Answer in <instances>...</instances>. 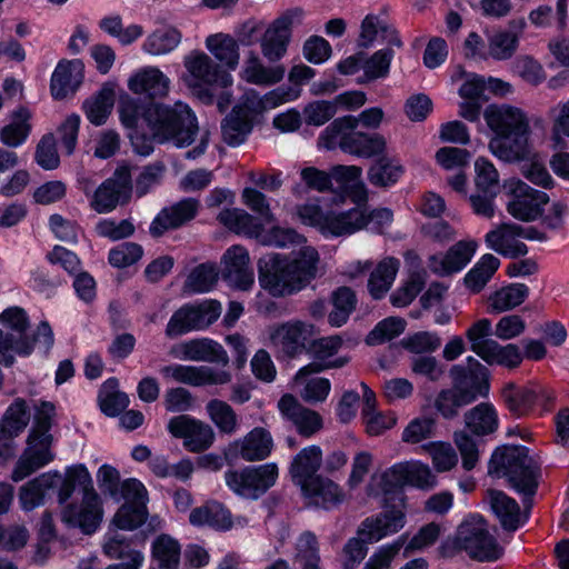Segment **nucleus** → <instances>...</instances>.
Wrapping results in <instances>:
<instances>
[{
  "instance_id": "nucleus-39",
  "label": "nucleus",
  "mask_w": 569,
  "mask_h": 569,
  "mask_svg": "<svg viewBox=\"0 0 569 569\" xmlns=\"http://www.w3.org/2000/svg\"><path fill=\"white\" fill-rule=\"evenodd\" d=\"M58 472H46L28 481L19 490V502L26 511L33 510L43 503L48 490L54 488L60 481Z\"/></svg>"
},
{
  "instance_id": "nucleus-38",
  "label": "nucleus",
  "mask_w": 569,
  "mask_h": 569,
  "mask_svg": "<svg viewBox=\"0 0 569 569\" xmlns=\"http://www.w3.org/2000/svg\"><path fill=\"white\" fill-rule=\"evenodd\" d=\"M182 357L192 361H204L227 366L229 357L223 347L208 338L192 339L180 346Z\"/></svg>"
},
{
  "instance_id": "nucleus-50",
  "label": "nucleus",
  "mask_w": 569,
  "mask_h": 569,
  "mask_svg": "<svg viewBox=\"0 0 569 569\" xmlns=\"http://www.w3.org/2000/svg\"><path fill=\"white\" fill-rule=\"evenodd\" d=\"M113 103L114 91L112 88L104 86L83 103V109L88 120L96 126H100L106 122L111 113Z\"/></svg>"
},
{
  "instance_id": "nucleus-31",
  "label": "nucleus",
  "mask_w": 569,
  "mask_h": 569,
  "mask_svg": "<svg viewBox=\"0 0 569 569\" xmlns=\"http://www.w3.org/2000/svg\"><path fill=\"white\" fill-rule=\"evenodd\" d=\"M83 80V64L79 60H61L51 77V94L61 100L73 94Z\"/></svg>"
},
{
  "instance_id": "nucleus-6",
  "label": "nucleus",
  "mask_w": 569,
  "mask_h": 569,
  "mask_svg": "<svg viewBox=\"0 0 569 569\" xmlns=\"http://www.w3.org/2000/svg\"><path fill=\"white\" fill-rule=\"evenodd\" d=\"M465 551L471 559L477 561H496L503 549L497 539L489 531L488 522L478 515H472L462 521L456 533L448 537L438 548L443 558H453Z\"/></svg>"
},
{
  "instance_id": "nucleus-18",
  "label": "nucleus",
  "mask_w": 569,
  "mask_h": 569,
  "mask_svg": "<svg viewBox=\"0 0 569 569\" xmlns=\"http://www.w3.org/2000/svg\"><path fill=\"white\" fill-rule=\"evenodd\" d=\"M168 430L173 437L183 439V447L194 453L206 451L214 441L210 425L186 415L171 418Z\"/></svg>"
},
{
  "instance_id": "nucleus-53",
  "label": "nucleus",
  "mask_w": 569,
  "mask_h": 569,
  "mask_svg": "<svg viewBox=\"0 0 569 569\" xmlns=\"http://www.w3.org/2000/svg\"><path fill=\"white\" fill-rule=\"evenodd\" d=\"M403 173L402 167L387 157L378 159L368 171V180L371 184L387 188L396 183Z\"/></svg>"
},
{
  "instance_id": "nucleus-17",
  "label": "nucleus",
  "mask_w": 569,
  "mask_h": 569,
  "mask_svg": "<svg viewBox=\"0 0 569 569\" xmlns=\"http://www.w3.org/2000/svg\"><path fill=\"white\" fill-rule=\"evenodd\" d=\"M452 387L461 398L473 402L479 396H487L489 390V371L478 360L468 358V367L453 366L450 369Z\"/></svg>"
},
{
  "instance_id": "nucleus-44",
  "label": "nucleus",
  "mask_w": 569,
  "mask_h": 569,
  "mask_svg": "<svg viewBox=\"0 0 569 569\" xmlns=\"http://www.w3.org/2000/svg\"><path fill=\"white\" fill-rule=\"evenodd\" d=\"M357 302V296L351 288L346 286L337 288L330 296L332 309L328 313V323L335 328L346 325L356 310Z\"/></svg>"
},
{
  "instance_id": "nucleus-19",
  "label": "nucleus",
  "mask_w": 569,
  "mask_h": 569,
  "mask_svg": "<svg viewBox=\"0 0 569 569\" xmlns=\"http://www.w3.org/2000/svg\"><path fill=\"white\" fill-rule=\"evenodd\" d=\"M503 406L511 416L522 418L529 416L541 399H549L548 392L535 383L517 385L507 382L500 390Z\"/></svg>"
},
{
  "instance_id": "nucleus-25",
  "label": "nucleus",
  "mask_w": 569,
  "mask_h": 569,
  "mask_svg": "<svg viewBox=\"0 0 569 569\" xmlns=\"http://www.w3.org/2000/svg\"><path fill=\"white\" fill-rule=\"evenodd\" d=\"M29 421L30 411L26 400L17 398L0 420V453L13 455V439L26 429Z\"/></svg>"
},
{
  "instance_id": "nucleus-47",
  "label": "nucleus",
  "mask_w": 569,
  "mask_h": 569,
  "mask_svg": "<svg viewBox=\"0 0 569 569\" xmlns=\"http://www.w3.org/2000/svg\"><path fill=\"white\" fill-rule=\"evenodd\" d=\"M293 563L299 569H322L317 537L306 531L300 535L295 546Z\"/></svg>"
},
{
  "instance_id": "nucleus-45",
  "label": "nucleus",
  "mask_w": 569,
  "mask_h": 569,
  "mask_svg": "<svg viewBox=\"0 0 569 569\" xmlns=\"http://www.w3.org/2000/svg\"><path fill=\"white\" fill-rule=\"evenodd\" d=\"M529 288L523 283H511L495 291L488 298V311L501 313L520 306L528 297Z\"/></svg>"
},
{
  "instance_id": "nucleus-1",
  "label": "nucleus",
  "mask_w": 569,
  "mask_h": 569,
  "mask_svg": "<svg viewBox=\"0 0 569 569\" xmlns=\"http://www.w3.org/2000/svg\"><path fill=\"white\" fill-rule=\"evenodd\" d=\"M319 254L302 247L291 256L271 254L258 260V280L272 297H286L306 288L318 272Z\"/></svg>"
},
{
  "instance_id": "nucleus-4",
  "label": "nucleus",
  "mask_w": 569,
  "mask_h": 569,
  "mask_svg": "<svg viewBox=\"0 0 569 569\" xmlns=\"http://www.w3.org/2000/svg\"><path fill=\"white\" fill-rule=\"evenodd\" d=\"M541 459L530 455L523 446H502L497 448L489 462V473L506 478L509 485L525 496L523 505L531 507V498L536 495L541 478Z\"/></svg>"
},
{
  "instance_id": "nucleus-56",
  "label": "nucleus",
  "mask_w": 569,
  "mask_h": 569,
  "mask_svg": "<svg viewBox=\"0 0 569 569\" xmlns=\"http://www.w3.org/2000/svg\"><path fill=\"white\" fill-rule=\"evenodd\" d=\"M30 113L27 109H19L13 113V121L3 127L0 131L1 141L9 147H18L29 134L30 124L28 120Z\"/></svg>"
},
{
  "instance_id": "nucleus-48",
  "label": "nucleus",
  "mask_w": 569,
  "mask_h": 569,
  "mask_svg": "<svg viewBox=\"0 0 569 569\" xmlns=\"http://www.w3.org/2000/svg\"><path fill=\"white\" fill-rule=\"evenodd\" d=\"M480 358L489 366L497 365L508 369H516L521 365L523 353L515 343L501 346L495 340L488 345V348Z\"/></svg>"
},
{
  "instance_id": "nucleus-2",
  "label": "nucleus",
  "mask_w": 569,
  "mask_h": 569,
  "mask_svg": "<svg viewBox=\"0 0 569 569\" xmlns=\"http://www.w3.org/2000/svg\"><path fill=\"white\" fill-rule=\"evenodd\" d=\"M483 118L495 137L490 151L506 162H520L530 154V121L527 113L510 104H489Z\"/></svg>"
},
{
  "instance_id": "nucleus-59",
  "label": "nucleus",
  "mask_w": 569,
  "mask_h": 569,
  "mask_svg": "<svg viewBox=\"0 0 569 569\" xmlns=\"http://www.w3.org/2000/svg\"><path fill=\"white\" fill-rule=\"evenodd\" d=\"M522 161H527L521 167V173L527 180L545 189L553 187V179L547 170L545 161L533 152L531 146L529 157Z\"/></svg>"
},
{
  "instance_id": "nucleus-63",
  "label": "nucleus",
  "mask_w": 569,
  "mask_h": 569,
  "mask_svg": "<svg viewBox=\"0 0 569 569\" xmlns=\"http://www.w3.org/2000/svg\"><path fill=\"white\" fill-rule=\"evenodd\" d=\"M181 40V33L174 28L154 31L144 43V49L151 54H163L173 50Z\"/></svg>"
},
{
  "instance_id": "nucleus-21",
  "label": "nucleus",
  "mask_w": 569,
  "mask_h": 569,
  "mask_svg": "<svg viewBox=\"0 0 569 569\" xmlns=\"http://www.w3.org/2000/svg\"><path fill=\"white\" fill-rule=\"evenodd\" d=\"M199 209L200 201L196 198H184L163 208L151 222L150 234L159 238L169 230L181 228L197 217Z\"/></svg>"
},
{
  "instance_id": "nucleus-20",
  "label": "nucleus",
  "mask_w": 569,
  "mask_h": 569,
  "mask_svg": "<svg viewBox=\"0 0 569 569\" xmlns=\"http://www.w3.org/2000/svg\"><path fill=\"white\" fill-rule=\"evenodd\" d=\"M160 372L164 378H171L193 387L221 386L229 383L232 379L229 371L216 370L207 366L170 365L162 367Z\"/></svg>"
},
{
  "instance_id": "nucleus-8",
  "label": "nucleus",
  "mask_w": 569,
  "mask_h": 569,
  "mask_svg": "<svg viewBox=\"0 0 569 569\" xmlns=\"http://www.w3.org/2000/svg\"><path fill=\"white\" fill-rule=\"evenodd\" d=\"M143 120L159 142H172L177 147L192 143L198 132L194 114L181 102L173 107L152 103L143 110Z\"/></svg>"
},
{
  "instance_id": "nucleus-27",
  "label": "nucleus",
  "mask_w": 569,
  "mask_h": 569,
  "mask_svg": "<svg viewBox=\"0 0 569 569\" xmlns=\"http://www.w3.org/2000/svg\"><path fill=\"white\" fill-rule=\"evenodd\" d=\"M406 523V512L396 506L380 512L376 517L367 518L358 530V536L365 537L369 542H377L382 538L400 531Z\"/></svg>"
},
{
  "instance_id": "nucleus-46",
  "label": "nucleus",
  "mask_w": 569,
  "mask_h": 569,
  "mask_svg": "<svg viewBox=\"0 0 569 569\" xmlns=\"http://www.w3.org/2000/svg\"><path fill=\"white\" fill-rule=\"evenodd\" d=\"M208 50L229 69H236L239 64V44L238 41L226 33L209 36L206 40Z\"/></svg>"
},
{
  "instance_id": "nucleus-51",
  "label": "nucleus",
  "mask_w": 569,
  "mask_h": 569,
  "mask_svg": "<svg viewBox=\"0 0 569 569\" xmlns=\"http://www.w3.org/2000/svg\"><path fill=\"white\" fill-rule=\"evenodd\" d=\"M219 272L214 263L206 262L197 266L187 277L183 288L190 293L210 291L218 281Z\"/></svg>"
},
{
  "instance_id": "nucleus-15",
  "label": "nucleus",
  "mask_w": 569,
  "mask_h": 569,
  "mask_svg": "<svg viewBox=\"0 0 569 569\" xmlns=\"http://www.w3.org/2000/svg\"><path fill=\"white\" fill-rule=\"evenodd\" d=\"M300 90L293 87H278L263 96L258 91L247 90L233 107L236 113L246 117L250 122L267 110L274 109L286 102L297 99Z\"/></svg>"
},
{
  "instance_id": "nucleus-32",
  "label": "nucleus",
  "mask_w": 569,
  "mask_h": 569,
  "mask_svg": "<svg viewBox=\"0 0 569 569\" xmlns=\"http://www.w3.org/2000/svg\"><path fill=\"white\" fill-rule=\"evenodd\" d=\"M284 73V66H266L254 51H250L244 60L240 77L251 84L271 87L279 83Z\"/></svg>"
},
{
  "instance_id": "nucleus-24",
  "label": "nucleus",
  "mask_w": 569,
  "mask_h": 569,
  "mask_svg": "<svg viewBox=\"0 0 569 569\" xmlns=\"http://www.w3.org/2000/svg\"><path fill=\"white\" fill-rule=\"evenodd\" d=\"M312 336L313 325L296 320L277 327L270 338L284 356L295 358L303 351L307 340Z\"/></svg>"
},
{
  "instance_id": "nucleus-61",
  "label": "nucleus",
  "mask_w": 569,
  "mask_h": 569,
  "mask_svg": "<svg viewBox=\"0 0 569 569\" xmlns=\"http://www.w3.org/2000/svg\"><path fill=\"white\" fill-rule=\"evenodd\" d=\"M407 535L400 536L392 543L378 548L367 560L362 569H390L407 541Z\"/></svg>"
},
{
  "instance_id": "nucleus-52",
  "label": "nucleus",
  "mask_w": 569,
  "mask_h": 569,
  "mask_svg": "<svg viewBox=\"0 0 569 569\" xmlns=\"http://www.w3.org/2000/svg\"><path fill=\"white\" fill-rule=\"evenodd\" d=\"M211 421L220 432L232 435L238 429V416L233 408L226 401L212 399L206 406Z\"/></svg>"
},
{
  "instance_id": "nucleus-23",
  "label": "nucleus",
  "mask_w": 569,
  "mask_h": 569,
  "mask_svg": "<svg viewBox=\"0 0 569 569\" xmlns=\"http://www.w3.org/2000/svg\"><path fill=\"white\" fill-rule=\"evenodd\" d=\"M222 278L240 290H249L254 281L248 250L239 244L231 246L221 259Z\"/></svg>"
},
{
  "instance_id": "nucleus-12",
  "label": "nucleus",
  "mask_w": 569,
  "mask_h": 569,
  "mask_svg": "<svg viewBox=\"0 0 569 569\" xmlns=\"http://www.w3.org/2000/svg\"><path fill=\"white\" fill-rule=\"evenodd\" d=\"M227 486L237 495L247 499H257L272 487L278 478V467L266 463L229 470L224 475Z\"/></svg>"
},
{
  "instance_id": "nucleus-37",
  "label": "nucleus",
  "mask_w": 569,
  "mask_h": 569,
  "mask_svg": "<svg viewBox=\"0 0 569 569\" xmlns=\"http://www.w3.org/2000/svg\"><path fill=\"white\" fill-rule=\"evenodd\" d=\"M322 462L323 456L319 446H309L301 449L290 463L289 473L292 481L300 486L317 477Z\"/></svg>"
},
{
  "instance_id": "nucleus-41",
  "label": "nucleus",
  "mask_w": 569,
  "mask_h": 569,
  "mask_svg": "<svg viewBox=\"0 0 569 569\" xmlns=\"http://www.w3.org/2000/svg\"><path fill=\"white\" fill-rule=\"evenodd\" d=\"M463 420L466 429L479 437L490 435L498 428L497 411L488 402H481L468 410L463 416Z\"/></svg>"
},
{
  "instance_id": "nucleus-29",
  "label": "nucleus",
  "mask_w": 569,
  "mask_h": 569,
  "mask_svg": "<svg viewBox=\"0 0 569 569\" xmlns=\"http://www.w3.org/2000/svg\"><path fill=\"white\" fill-rule=\"evenodd\" d=\"M278 408L296 426L298 432L305 437H311L322 428L321 416L317 411L303 407L290 393L280 398Z\"/></svg>"
},
{
  "instance_id": "nucleus-58",
  "label": "nucleus",
  "mask_w": 569,
  "mask_h": 569,
  "mask_svg": "<svg viewBox=\"0 0 569 569\" xmlns=\"http://www.w3.org/2000/svg\"><path fill=\"white\" fill-rule=\"evenodd\" d=\"M104 553L113 559H127L124 565H136L139 568L143 557L142 555L132 549L130 541L120 533L111 536L103 546Z\"/></svg>"
},
{
  "instance_id": "nucleus-22",
  "label": "nucleus",
  "mask_w": 569,
  "mask_h": 569,
  "mask_svg": "<svg viewBox=\"0 0 569 569\" xmlns=\"http://www.w3.org/2000/svg\"><path fill=\"white\" fill-rule=\"evenodd\" d=\"M53 333L47 321H42L37 327V333L31 340L28 337H23L14 342L12 333H4L0 329V363L4 366L13 363L14 357L10 351H16L19 355H30L36 346H40L47 352L53 345Z\"/></svg>"
},
{
  "instance_id": "nucleus-3",
  "label": "nucleus",
  "mask_w": 569,
  "mask_h": 569,
  "mask_svg": "<svg viewBox=\"0 0 569 569\" xmlns=\"http://www.w3.org/2000/svg\"><path fill=\"white\" fill-rule=\"evenodd\" d=\"M77 487L82 493L81 503L67 505L61 511V520L69 527L80 528L83 533L90 535L96 531L102 519V509L90 473L82 465L67 469L58 491L59 503H64Z\"/></svg>"
},
{
  "instance_id": "nucleus-64",
  "label": "nucleus",
  "mask_w": 569,
  "mask_h": 569,
  "mask_svg": "<svg viewBox=\"0 0 569 569\" xmlns=\"http://www.w3.org/2000/svg\"><path fill=\"white\" fill-rule=\"evenodd\" d=\"M437 423L431 417H418L403 429L401 439L406 443L416 445L436 435Z\"/></svg>"
},
{
  "instance_id": "nucleus-28",
  "label": "nucleus",
  "mask_w": 569,
  "mask_h": 569,
  "mask_svg": "<svg viewBox=\"0 0 569 569\" xmlns=\"http://www.w3.org/2000/svg\"><path fill=\"white\" fill-rule=\"evenodd\" d=\"M521 226L502 223L486 234V244L497 253L517 259L528 253V247L520 241Z\"/></svg>"
},
{
  "instance_id": "nucleus-36",
  "label": "nucleus",
  "mask_w": 569,
  "mask_h": 569,
  "mask_svg": "<svg viewBox=\"0 0 569 569\" xmlns=\"http://www.w3.org/2000/svg\"><path fill=\"white\" fill-rule=\"evenodd\" d=\"M189 521L194 527H211L216 530H229L233 526L232 515L221 502L210 500L191 510Z\"/></svg>"
},
{
  "instance_id": "nucleus-42",
  "label": "nucleus",
  "mask_w": 569,
  "mask_h": 569,
  "mask_svg": "<svg viewBox=\"0 0 569 569\" xmlns=\"http://www.w3.org/2000/svg\"><path fill=\"white\" fill-rule=\"evenodd\" d=\"M217 220L227 229L238 234L252 238L262 236L261 223L242 209H224L218 214Z\"/></svg>"
},
{
  "instance_id": "nucleus-35",
  "label": "nucleus",
  "mask_w": 569,
  "mask_h": 569,
  "mask_svg": "<svg viewBox=\"0 0 569 569\" xmlns=\"http://www.w3.org/2000/svg\"><path fill=\"white\" fill-rule=\"evenodd\" d=\"M236 452L246 461L268 458L273 448L270 432L261 427L253 428L240 441L233 443Z\"/></svg>"
},
{
  "instance_id": "nucleus-14",
  "label": "nucleus",
  "mask_w": 569,
  "mask_h": 569,
  "mask_svg": "<svg viewBox=\"0 0 569 569\" xmlns=\"http://www.w3.org/2000/svg\"><path fill=\"white\" fill-rule=\"evenodd\" d=\"M509 187L512 198L507 204V211L515 219L530 222L542 216L543 207L549 202L546 192L536 190L519 179L510 181Z\"/></svg>"
},
{
  "instance_id": "nucleus-13",
  "label": "nucleus",
  "mask_w": 569,
  "mask_h": 569,
  "mask_svg": "<svg viewBox=\"0 0 569 569\" xmlns=\"http://www.w3.org/2000/svg\"><path fill=\"white\" fill-rule=\"evenodd\" d=\"M132 193L131 168L119 166L112 177L103 181L93 192L90 207L98 213H108L119 204L129 202Z\"/></svg>"
},
{
  "instance_id": "nucleus-62",
  "label": "nucleus",
  "mask_w": 569,
  "mask_h": 569,
  "mask_svg": "<svg viewBox=\"0 0 569 569\" xmlns=\"http://www.w3.org/2000/svg\"><path fill=\"white\" fill-rule=\"evenodd\" d=\"M422 448L431 457L432 465L438 472L449 471L458 462L457 453L448 442H429Z\"/></svg>"
},
{
  "instance_id": "nucleus-49",
  "label": "nucleus",
  "mask_w": 569,
  "mask_h": 569,
  "mask_svg": "<svg viewBox=\"0 0 569 569\" xmlns=\"http://www.w3.org/2000/svg\"><path fill=\"white\" fill-rule=\"evenodd\" d=\"M180 543L169 535H160L152 543V558L158 569H178L180 565Z\"/></svg>"
},
{
  "instance_id": "nucleus-10",
  "label": "nucleus",
  "mask_w": 569,
  "mask_h": 569,
  "mask_svg": "<svg viewBox=\"0 0 569 569\" xmlns=\"http://www.w3.org/2000/svg\"><path fill=\"white\" fill-rule=\"evenodd\" d=\"M184 67L189 73L186 81L194 90L198 98L204 103H212L213 94L203 86L227 87L231 83V77L222 70L204 52L193 51L184 58Z\"/></svg>"
},
{
  "instance_id": "nucleus-54",
  "label": "nucleus",
  "mask_w": 569,
  "mask_h": 569,
  "mask_svg": "<svg viewBox=\"0 0 569 569\" xmlns=\"http://www.w3.org/2000/svg\"><path fill=\"white\" fill-rule=\"evenodd\" d=\"M500 266V260L493 254H485L466 274L465 283L473 292H479L491 279Z\"/></svg>"
},
{
  "instance_id": "nucleus-43",
  "label": "nucleus",
  "mask_w": 569,
  "mask_h": 569,
  "mask_svg": "<svg viewBox=\"0 0 569 569\" xmlns=\"http://www.w3.org/2000/svg\"><path fill=\"white\" fill-rule=\"evenodd\" d=\"M399 264L398 259L387 257L372 270L368 280V290L373 299H381L390 290L399 270Z\"/></svg>"
},
{
  "instance_id": "nucleus-57",
  "label": "nucleus",
  "mask_w": 569,
  "mask_h": 569,
  "mask_svg": "<svg viewBox=\"0 0 569 569\" xmlns=\"http://www.w3.org/2000/svg\"><path fill=\"white\" fill-rule=\"evenodd\" d=\"M252 129V122L232 109L221 124L222 138L229 146H239Z\"/></svg>"
},
{
  "instance_id": "nucleus-34",
  "label": "nucleus",
  "mask_w": 569,
  "mask_h": 569,
  "mask_svg": "<svg viewBox=\"0 0 569 569\" xmlns=\"http://www.w3.org/2000/svg\"><path fill=\"white\" fill-rule=\"evenodd\" d=\"M487 498L505 530L516 531L527 519V515L521 513L518 502L503 491L490 489L487 491Z\"/></svg>"
},
{
  "instance_id": "nucleus-30",
  "label": "nucleus",
  "mask_w": 569,
  "mask_h": 569,
  "mask_svg": "<svg viewBox=\"0 0 569 569\" xmlns=\"http://www.w3.org/2000/svg\"><path fill=\"white\" fill-rule=\"evenodd\" d=\"M508 30H498L488 38V57L497 61L511 59L518 50L519 39L526 28L522 18L512 19Z\"/></svg>"
},
{
  "instance_id": "nucleus-60",
  "label": "nucleus",
  "mask_w": 569,
  "mask_h": 569,
  "mask_svg": "<svg viewBox=\"0 0 569 569\" xmlns=\"http://www.w3.org/2000/svg\"><path fill=\"white\" fill-rule=\"evenodd\" d=\"M476 188L478 192L498 194L500 190L499 173L495 166L485 158H479L475 163Z\"/></svg>"
},
{
  "instance_id": "nucleus-16",
  "label": "nucleus",
  "mask_w": 569,
  "mask_h": 569,
  "mask_svg": "<svg viewBox=\"0 0 569 569\" xmlns=\"http://www.w3.org/2000/svg\"><path fill=\"white\" fill-rule=\"evenodd\" d=\"M302 16L301 9L286 11L264 31L261 41V53L270 62L282 59L291 39V27Z\"/></svg>"
},
{
  "instance_id": "nucleus-9",
  "label": "nucleus",
  "mask_w": 569,
  "mask_h": 569,
  "mask_svg": "<svg viewBox=\"0 0 569 569\" xmlns=\"http://www.w3.org/2000/svg\"><path fill=\"white\" fill-rule=\"evenodd\" d=\"M358 119L345 116L333 120L325 130L321 139L327 149L336 146L358 157L370 158L380 154L386 149V140L379 133H363L356 131Z\"/></svg>"
},
{
  "instance_id": "nucleus-5",
  "label": "nucleus",
  "mask_w": 569,
  "mask_h": 569,
  "mask_svg": "<svg viewBox=\"0 0 569 569\" xmlns=\"http://www.w3.org/2000/svg\"><path fill=\"white\" fill-rule=\"evenodd\" d=\"M54 417L56 407L52 402L42 401L36 407L33 423L27 437V447L12 472L14 481L23 480L54 459L53 436L50 433Z\"/></svg>"
},
{
  "instance_id": "nucleus-40",
  "label": "nucleus",
  "mask_w": 569,
  "mask_h": 569,
  "mask_svg": "<svg viewBox=\"0 0 569 569\" xmlns=\"http://www.w3.org/2000/svg\"><path fill=\"white\" fill-rule=\"evenodd\" d=\"M369 223L366 210L360 207L341 213H327L326 227L333 236H346L357 232Z\"/></svg>"
},
{
  "instance_id": "nucleus-26",
  "label": "nucleus",
  "mask_w": 569,
  "mask_h": 569,
  "mask_svg": "<svg viewBox=\"0 0 569 569\" xmlns=\"http://www.w3.org/2000/svg\"><path fill=\"white\" fill-rule=\"evenodd\" d=\"M309 503L322 509H332L346 500V492L336 481L318 475L299 486Z\"/></svg>"
},
{
  "instance_id": "nucleus-11",
  "label": "nucleus",
  "mask_w": 569,
  "mask_h": 569,
  "mask_svg": "<svg viewBox=\"0 0 569 569\" xmlns=\"http://www.w3.org/2000/svg\"><path fill=\"white\" fill-rule=\"evenodd\" d=\"M220 315L221 305L213 299L184 305L170 318L166 335L176 337L190 331L204 330L216 322Z\"/></svg>"
},
{
  "instance_id": "nucleus-55",
  "label": "nucleus",
  "mask_w": 569,
  "mask_h": 569,
  "mask_svg": "<svg viewBox=\"0 0 569 569\" xmlns=\"http://www.w3.org/2000/svg\"><path fill=\"white\" fill-rule=\"evenodd\" d=\"M426 281L427 272L425 270L411 272L403 284L390 296V302L398 308L409 306L423 289Z\"/></svg>"
},
{
  "instance_id": "nucleus-33",
  "label": "nucleus",
  "mask_w": 569,
  "mask_h": 569,
  "mask_svg": "<svg viewBox=\"0 0 569 569\" xmlns=\"http://www.w3.org/2000/svg\"><path fill=\"white\" fill-rule=\"evenodd\" d=\"M129 89L136 94L150 99L167 97L170 79L156 67H147L136 72L128 81Z\"/></svg>"
},
{
  "instance_id": "nucleus-7",
  "label": "nucleus",
  "mask_w": 569,
  "mask_h": 569,
  "mask_svg": "<svg viewBox=\"0 0 569 569\" xmlns=\"http://www.w3.org/2000/svg\"><path fill=\"white\" fill-rule=\"evenodd\" d=\"M378 34L387 42V47L376 51L367 59L363 58V76L359 81L360 83L386 78L389 74L390 64L395 57L393 48L400 49L403 46L398 30L386 18L370 13L361 22L359 47L368 48L372 46Z\"/></svg>"
}]
</instances>
